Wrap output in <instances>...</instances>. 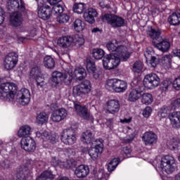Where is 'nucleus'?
<instances>
[{
  "instance_id": "obj_37",
  "label": "nucleus",
  "mask_w": 180,
  "mask_h": 180,
  "mask_svg": "<svg viewBox=\"0 0 180 180\" xmlns=\"http://www.w3.org/2000/svg\"><path fill=\"white\" fill-rule=\"evenodd\" d=\"M30 131H32V128L29 125L22 126L18 131V136L26 137V136H30Z\"/></svg>"
},
{
  "instance_id": "obj_29",
  "label": "nucleus",
  "mask_w": 180,
  "mask_h": 180,
  "mask_svg": "<svg viewBox=\"0 0 180 180\" xmlns=\"http://www.w3.org/2000/svg\"><path fill=\"white\" fill-rule=\"evenodd\" d=\"M71 39L72 46H76V47H81V46H84L85 43V39L79 34H75L71 37Z\"/></svg>"
},
{
  "instance_id": "obj_57",
  "label": "nucleus",
  "mask_w": 180,
  "mask_h": 180,
  "mask_svg": "<svg viewBox=\"0 0 180 180\" xmlns=\"http://www.w3.org/2000/svg\"><path fill=\"white\" fill-rule=\"evenodd\" d=\"M152 112L153 109H151V107L147 106L143 111V117L148 119V117H150V116H151Z\"/></svg>"
},
{
  "instance_id": "obj_10",
  "label": "nucleus",
  "mask_w": 180,
  "mask_h": 180,
  "mask_svg": "<svg viewBox=\"0 0 180 180\" xmlns=\"http://www.w3.org/2000/svg\"><path fill=\"white\" fill-rule=\"evenodd\" d=\"M61 141L66 146H72L77 141V135L72 129H65L61 134Z\"/></svg>"
},
{
  "instance_id": "obj_9",
  "label": "nucleus",
  "mask_w": 180,
  "mask_h": 180,
  "mask_svg": "<svg viewBox=\"0 0 180 180\" xmlns=\"http://www.w3.org/2000/svg\"><path fill=\"white\" fill-rule=\"evenodd\" d=\"M161 82V79L155 73H150L145 76L143 79V85L148 89H153L157 88Z\"/></svg>"
},
{
  "instance_id": "obj_20",
  "label": "nucleus",
  "mask_w": 180,
  "mask_h": 180,
  "mask_svg": "<svg viewBox=\"0 0 180 180\" xmlns=\"http://www.w3.org/2000/svg\"><path fill=\"white\" fill-rule=\"evenodd\" d=\"M86 70L89 74H92L95 79H98V78H99L101 72H99V70H96L95 63L92 62V60H91V58L86 59Z\"/></svg>"
},
{
  "instance_id": "obj_8",
  "label": "nucleus",
  "mask_w": 180,
  "mask_h": 180,
  "mask_svg": "<svg viewBox=\"0 0 180 180\" xmlns=\"http://www.w3.org/2000/svg\"><path fill=\"white\" fill-rule=\"evenodd\" d=\"M175 158L171 155H166L162 158L160 168L167 174H172L175 171Z\"/></svg>"
},
{
  "instance_id": "obj_30",
  "label": "nucleus",
  "mask_w": 180,
  "mask_h": 180,
  "mask_svg": "<svg viewBox=\"0 0 180 180\" xmlns=\"http://www.w3.org/2000/svg\"><path fill=\"white\" fill-rule=\"evenodd\" d=\"M168 22L172 26H177L180 23V11L173 13L168 18Z\"/></svg>"
},
{
  "instance_id": "obj_52",
  "label": "nucleus",
  "mask_w": 180,
  "mask_h": 180,
  "mask_svg": "<svg viewBox=\"0 0 180 180\" xmlns=\"http://www.w3.org/2000/svg\"><path fill=\"white\" fill-rule=\"evenodd\" d=\"M93 146L96 148L101 149V151H103V139H96L94 142L92 143Z\"/></svg>"
},
{
  "instance_id": "obj_50",
  "label": "nucleus",
  "mask_w": 180,
  "mask_h": 180,
  "mask_svg": "<svg viewBox=\"0 0 180 180\" xmlns=\"http://www.w3.org/2000/svg\"><path fill=\"white\" fill-rule=\"evenodd\" d=\"M51 120L55 123H58L61 122V117H60V115H58V111H57V110L51 113Z\"/></svg>"
},
{
  "instance_id": "obj_31",
  "label": "nucleus",
  "mask_w": 180,
  "mask_h": 180,
  "mask_svg": "<svg viewBox=\"0 0 180 180\" xmlns=\"http://www.w3.org/2000/svg\"><path fill=\"white\" fill-rule=\"evenodd\" d=\"M94 134L90 130H86L82 134V141L86 144H91L94 141Z\"/></svg>"
},
{
  "instance_id": "obj_22",
  "label": "nucleus",
  "mask_w": 180,
  "mask_h": 180,
  "mask_svg": "<svg viewBox=\"0 0 180 180\" xmlns=\"http://www.w3.org/2000/svg\"><path fill=\"white\" fill-rule=\"evenodd\" d=\"M75 174L77 178H86L89 175V167L85 165H79L76 168Z\"/></svg>"
},
{
  "instance_id": "obj_17",
  "label": "nucleus",
  "mask_w": 180,
  "mask_h": 180,
  "mask_svg": "<svg viewBox=\"0 0 180 180\" xmlns=\"http://www.w3.org/2000/svg\"><path fill=\"white\" fill-rule=\"evenodd\" d=\"M105 109L108 113L115 115L120 109V103L117 100H110L105 103Z\"/></svg>"
},
{
  "instance_id": "obj_40",
  "label": "nucleus",
  "mask_w": 180,
  "mask_h": 180,
  "mask_svg": "<svg viewBox=\"0 0 180 180\" xmlns=\"http://www.w3.org/2000/svg\"><path fill=\"white\" fill-rule=\"evenodd\" d=\"M141 103H143V105H151L153 103V96L149 93H141Z\"/></svg>"
},
{
  "instance_id": "obj_27",
  "label": "nucleus",
  "mask_w": 180,
  "mask_h": 180,
  "mask_svg": "<svg viewBox=\"0 0 180 180\" xmlns=\"http://www.w3.org/2000/svg\"><path fill=\"white\" fill-rule=\"evenodd\" d=\"M169 119L171 122L172 127L178 129L180 127V112H174L169 116Z\"/></svg>"
},
{
  "instance_id": "obj_49",
  "label": "nucleus",
  "mask_w": 180,
  "mask_h": 180,
  "mask_svg": "<svg viewBox=\"0 0 180 180\" xmlns=\"http://www.w3.org/2000/svg\"><path fill=\"white\" fill-rule=\"evenodd\" d=\"M63 167L65 168H67L68 169L75 168V166L77 165V162L74 160L73 159H70L69 160H67L66 162L63 164Z\"/></svg>"
},
{
  "instance_id": "obj_36",
  "label": "nucleus",
  "mask_w": 180,
  "mask_h": 180,
  "mask_svg": "<svg viewBox=\"0 0 180 180\" xmlns=\"http://www.w3.org/2000/svg\"><path fill=\"white\" fill-rule=\"evenodd\" d=\"M27 174H29V168L25 167L13 176V180H26Z\"/></svg>"
},
{
  "instance_id": "obj_47",
  "label": "nucleus",
  "mask_w": 180,
  "mask_h": 180,
  "mask_svg": "<svg viewBox=\"0 0 180 180\" xmlns=\"http://www.w3.org/2000/svg\"><path fill=\"white\" fill-rule=\"evenodd\" d=\"M158 116L160 117V119H165V117L168 116V107H162L158 112Z\"/></svg>"
},
{
  "instance_id": "obj_43",
  "label": "nucleus",
  "mask_w": 180,
  "mask_h": 180,
  "mask_svg": "<svg viewBox=\"0 0 180 180\" xmlns=\"http://www.w3.org/2000/svg\"><path fill=\"white\" fill-rule=\"evenodd\" d=\"M105 56V51L101 49H95L93 50V57L96 60H101Z\"/></svg>"
},
{
  "instance_id": "obj_39",
  "label": "nucleus",
  "mask_w": 180,
  "mask_h": 180,
  "mask_svg": "<svg viewBox=\"0 0 180 180\" xmlns=\"http://www.w3.org/2000/svg\"><path fill=\"white\" fill-rule=\"evenodd\" d=\"M75 76L79 81L86 78V70L82 68H78L74 71Z\"/></svg>"
},
{
  "instance_id": "obj_7",
  "label": "nucleus",
  "mask_w": 180,
  "mask_h": 180,
  "mask_svg": "<svg viewBox=\"0 0 180 180\" xmlns=\"http://www.w3.org/2000/svg\"><path fill=\"white\" fill-rule=\"evenodd\" d=\"M51 81L56 85L63 83L65 84V85H70L72 82V77H71L68 73L55 71L52 73Z\"/></svg>"
},
{
  "instance_id": "obj_59",
  "label": "nucleus",
  "mask_w": 180,
  "mask_h": 180,
  "mask_svg": "<svg viewBox=\"0 0 180 180\" xmlns=\"http://www.w3.org/2000/svg\"><path fill=\"white\" fill-rule=\"evenodd\" d=\"M51 164L53 167H61L63 163L60 160H57V158H52Z\"/></svg>"
},
{
  "instance_id": "obj_38",
  "label": "nucleus",
  "mask_w": 180,
  "mask_h": 180,
  "mask_svg": "<svg viewBox=\"0 0 180 180\" xmlns=\"http://www.w3.org/2000/svg\"><path fill=\"white\" fill-rule=\"evenodd\" d=\"M85 9H86V4L84 3H75L73 6V11L79 15L84 13Z\"/></svg>"
},
{
  "instance_id": "obj_46",
  "label": "nucleus",
  "mask_w": 180,
  "mask_h": 180,
  "mask_svg": "<svg viewBox=\"0 0 180 180\" xmlns=\"http://www.w3.org/2000/svg\"><path fill=\"white\" fill-rule=\"evenodd\" d=\"M70 15L68 14H60L57 17V22L58 23H60V25H63L64 23H68L70 22Z\"/></svg>"
},
{
  "instance_id": "obj_56",
  "label": "nucleus",
  "mask_w": 180,
  "mask_h": 180,
  "mask_svg": "<svg viewBox=\"0 0 180 180\" xmlns=\"http://www.w3.org/2000/svg\"><path fill=\"white\" fill-rule=\"evenodd\" d=\"M34 79L37 82V86L38 88H43V86H44V78H43L41 76L35 77Z\"/></svg>"
},
{
  "instance_id": "obj_33",
  "label": "nucleus",
  "mask_w": 180,
  "mask_h": 180,
  "mask_svg": "<svg viewBox=\"0 0 180 180\" xmlns=\"http://www.w3.org/2000/svg\"><path fill=\"white\" fill-rule=\"evenodd\" d=\"M44 65L46 68L52 70V68L56 67V61L54 60V58L50 56H45L44 58Z\"/></svg>"
},
{
  "instance_id": "obj_23",
  "label": "nucleus",
  "mask_w": 180,
  "mask_h": 180,
  "mask_svg": "<svg viewBox=\"0 0 180 180\" xmlns=\"http://www.w3.org/2000/svg\"><path fill=\"white\" fill-rule=\"evenodd\" d=\"M75 109L80 117H83V119H85L86 120L89 119L91 114L88 112V108H86V105L82 107L79 104H75Z\"/></svg>"
},
{
  "instance_id": "obj_34",
  "label": "nucleus",
  "mask_w": 180,
  "mask_h": 180,
  "mask_svg": "<svg viewBox=\"0 0 180 180\" xmlns=\"http://www.w3.org/2000/svg\"><path fill=\"white\" fill-rule=\"evenodd\" d=\"M103 151V150H102V149H98V148H96L91 145L90 149L89 150V155L92 160H96L98 157H99V154H102Z\"/></svg>"
},
{
  "instance_id": "obj_21",
  "label": "nucleus",
  "mask_w": 180,
  "mask_h": 180,
  "mask_svg": "<svg viewBox=\"0 0 180 180\" xmlns=\"http://www.w3.org/2000/svg\"><path fill=\"white\" fill-rule=\"evenodd\" d=\"M153 46L154 47H155V49L160 50V51H162V53H166V51H168V50H169L171 47V44H169V41L168 40L162 38V40L158 41L153 44Z\"/></svg>"
},
{
  "instance_id": "obj_24",
  "label": "nucleus",
  "mask_w": 180,
  "mask_h": 180,
  "mask_svg": "<svg viewBox=\"0 0 180 180\" xmlns=\"http://www.w3.org/2000/svg\"><path fill=\"white\" fill-rule=\"evenodd\" d=\"M98 16V12L95 8H89L87 11L84 13V18L88 23H94L95 18Z\"/></svg>"
},
{
  "instance_id": "obj_14",
  "label": "nucleus",
  "mask_w": 180,
  "mask_h": 180,
  "mask_svg": "<svg viewBox=\"0 0 180 180\" xmlns=\"http://www.w3.org/2000/svg\"><path fill=\"white\" fill-rule=\"evenodd\" d=\"M17 102L22 106L29 105L30 102V91L27 89H21L17 95Z\"/></svg>"
},
{
  "instance_id": "obj_25",
  "label": "nucleus",
  "mask_w": 180,
  "mask_h": 180,
  "mask_svg": "<svg viewBox=\"0 0 180 180\" xmlns=\"http://www.w3.org/2000/svg\"><path fill=\"white\" fill-rule=\"evenodd\" d=\"M57 44L63 49H68L72 46V39L71 36L62 37L58 39Z\"/></svg>"
},
{
  "instance_id": "obj_51",
  "label": "nucleus",
  "mask_w": 180,
  "mask_h": 180,
  "mask_svg": "<svg viewBox=\"0 0 180 180\" xmlns=\"http://www.w3.org/2000/svg\"><path fill=\"white\" fill-rule=\"evenodd\" d=\"M153 54H154V51H153V48L148 47L146 51L144 52L145 58H146V63H148V60L153 58Z\"/></svg>"
},
{
  "instance_id": "obj_3",
  "label": "nucleus",
  "mask_w": 180,
  "mask_h": 180,
  "mask_svg": "<svg viewBox=\"0 0 180 180\" xmlns=\"http://www.w3.org/2000/svg\"><path fill=\"white\" fill-rule=\"evenodd\" d=\"M105 88L111 92H124L127 89V83L117 79H110L105 82Z\"/></svg>"
},
{
  "instance_id": "obj_54",
  "label": "nucleus",
  "mask_w": 180,
  "mask_h": 180,
  "mask_svg": "<svg viewBox=\"0 0 180 180\" xmlns=\"http://www.w3.org/2000/svg\"><path fill=\"white\" fill-rule=\"evenodd\" d=\"M172 84V82L169 79H165L162 82L161 88L163 91H167Z\"/></svg>"
},
{
  "instance_id": "obj_6",
  "label": "nucleus",
  "mask_w": 180,
  "mask_h": 180,
  "mask_svg": "<svg viewBox=\"0 0 180 180\" xmlns=\"http://www.w3.org/2000/svg\"><path fill=\"white\" fill-rule=\"evenodd\" d=\"M120 57L113 53L106 55L103 59V65L105 70H115L120 64Z\"/></svg>"
},
{
  "instance_id": "obj_61",
  "label": "nucleus",
  "mask_w": 180,
  "mask_h": 180,
  "mask_svg": "<svg viewBox=\"0 0 180 180\" xmlns=\"http://www.w3.org/2000/svg\"><path fill=\"white\" fill-rule=\"evenodd\" d=\"M37 3L38 8H43V6H48L49 5L46 4V0H35Z\"/></svg>"
},
{
  "instance_id": "obj_44",
  "label": "nucleus",
  "mask_w": 180,
  "mask_h": 180,
  "mask_svg": "<svg viewBox=\"0 0 180 180\" xmlns=\"http://www.w3.org/2000/svg\"><path fill=\"white\" fill-rule=\"evenodd\" d=\"M31 78L33 79L37 78L38 77H41V69H40L39 67H34L31 70L30 74Z\"/></svg>"
},
{
  "instance_id": "obj_41",
  "label": "nucleus",
  "mask_w": 180,
  "mask_h": 180,
  "mask_svg": "<svg viewBox=\"0 0 180 180\" xmlns=\"http://www.w3.org/2000/svg\"><path fill=\"white\" fill-rule=\"evenodd\" d=\"M172 58V56H171L170 54L163 56L161 59L162 65L166 68H169V67H171Z\"/></svg>"
},
{
  "instance_id": "obj_2",
  "label": "nucleus",
  "mask_w": 180,
  "mask_h": 180,
  "mask_svg": "<svg viewBox=\"0 0 180 180\" xmlns=\"http://www.w3.org/2000/svg\"><path fill=\"white\" fill-rule=\"evenodd\" d=\"M18 92V85L13 82H6L0 84V99L13 101Z\"/></svg>"
},
{
  "instance_id": "obj_63",
  "label": "nucleus",
  "mask_w": 180,
  "mask_h": 180,
  "mask_svg": "<svg viewBox=\"0 0 180 180\" xmlns=\"http://www.w3.org/2000/svg\"><path fill=\"white\" fill-rule=\"evenodd\" d=\"M172 105H173V109H176V108H179V106H180V98L176 99L173 102Z\"/></svg>"
},
{
  "instance_id": "obj_5",
  "label": "nucleus",
  "mask_w": 180,
  "mask_h": 180,
  "mask_svg": "<svg viewBox=\"0 0 180 180\" xmlns=\"http://www.w3.org/2000/svg\"><path fill=\"white\" fill-rule=\"evenodd\" d=\"M102 20L110 25L113 29L122 27L124 25V19L115 14H105L103 15Z\"/></svg>"
},
{
  "instance_id": "obj_62",
  "label": "nucleus",
  "mask_w": 180,
  "mask_h": 180,
  "mask_svg": "<svg viewBox=\"0 0 180 180\" xmlns=\"http://www.w3.org/2000/svg\"><path fill=\"white\" fill-rule=\"evenodd\" d=\"M0 165L1 167H2V168L6 169V168H9L10 165H9V161L8 160H3L0 162Z\"/></svg>"
},
{
  "instance_id": "obj_64",
  "label": "nucleus",
  "mask_w": 180,
  "mask_h": 180,
  "mask_svg": "<svg viewBox=\"0 0 180 180\" xmlns=\"http://www.w3.org/2000/svg\"><path fill=\"white\" fill-rule=\"evenodd\" d=\"M131 153V149L129 148V147H124L122 149V154H125V155H129Z\"/></svg>"
},
{
  "instance_id": "obj_12",
  "label": "nucleus",
  "mask_w": 180,
  "mask_h": 180,
  "mask_svg": "<svg viewBox=\"0 0 180 180\" xmlns=\"http://www.w3.org/2000/svg\"><path fill=\"white\" fill-rule=\"evenodd\" d=\"M21 148L27 153H34L36 150V141L30 136L23 137L20 141Z\"/></svg>"
},
{
  "instance_id": "obj_11",
  "label": "nucleus",
  "mask_w": 180,
  "mask_h": 180,
  "mask_svg": "<svg viewBox=\"0 0 180 180\" xmlns=\"http://www.w3.org/2000/svg\"><path fill=\"white\" fill-rule=\"evenodd\" d=\"M7 9L10 12H25L26 6L22 0H8Z\"/></svg>"
},
{
  "instance_id": "obj_35",
  "label": "nucleus",
  "mask_w": 180,
  "mask_h": 180,
  "mask_svg": "<svg viewBox=\"0 0 180 180\" xmlns=\"http://www.w3.org/2000/svg\"><path fill=\"white\" fill-rule=\"evenodd\" d=\"M72 27L75 32L79 33L85 29V23L80 19H76L72 23Z\"/></svg>"
},
{
  "instance_id": "obj_13",
  "label": "nucleus",
  "mask_w": 180,
  "mask_h": 180,
  "mask_svg": "<svg viewBox=\"0 0 180 180\" xmlns=\"http://www.w3.org/2000/svg\"><path fill=\"white\" fill-rule=\"evenodd\" d=\"M16 64H18V54L15 52L8 53L4 59V68L6 70H12L16 67Z\"/></svg>"
},
{
  "instance_id": "obj_18",
  "label": "nucleus",
  "mask_w": 180,
  "mask_h": 180,
  "mask_svg": "<svg viewBox=\"0 0 180 180\" xmlns=\"http://www.w3.org/2000/svg\"><path fill=\"white\" fill-rule=\"evenodd\" d=\"M37 137H39L44 141H49V143H52L54 144L57 143V136L55 134H50L48 131H44L42 134L40 131L36 132Z\"/></svg>"
},
{
  "instance_id": "obj_58",
  "label": "nucleus",
  "mask_w": 180,
  "mask_h": 180,
  "mask_svg": "<svg viewBox=\"0 0 180 180\" xmlns=\"http://www.w3.org/2000/svg\"><path fill=\"white\" fill-rule=\"evenodd\" d=\"M147 63H149L151 67L155 68V67H157V65L158 64V59L155 58V56H153L150 59H148Z\"/></svg>"
},
{
  "instance_id": "obj_26",
  "label": "nucleus",
  "mask_w": 180,
  "mask_h": 180,
  "mask_svg": "<svg viewBox=\"0 0 180 180\" xmlns=\"http://www.w3.org/2000/svg\"><path fill=\"white\" fill-rule=\"evenodd\" d=\"M22 11H15L11 16V23L13 26H20L22 22H23V18H22Z\"/></svg>"
},
{
  "instance_id": "obj_19",
  "label": "nucleus",
  "mask_w": 180,
  "mask_h": 180,
  "mask_svg": "<svg viewBox=\"0 0 180 180\" xmlns=\"http://www.w3.org/2000/svg\"><path fill=\"white\" fill-rule=\"evenodd\" d=\"M51 8L49 6H44L38 8V16L44 20H49L51 16Z\"/></svg>"
},
{
  "instance_id": "obj_60",
  "label": "nucleus",
  "mask_w": 180,
  "mask_h": 180,
  "mask_svg": "<svg viewBox=\"0 0 180 180\" xmlns=\"http://www.w3.org/2000/svg\"><path fill=\"white\" fill-rule=\"evenodd\" d=\"M4 20H5V11L2 8H0V25L4 23Z\"/></svg>"
},
{
  "instance_id": "obj_28",
  "label": "nucleus",
  "mask_w": 180,
  "mask_h": 180,
  "mask_svg": "<svg viewBox=\"0 0 180 180\" xmlns=\"http://www.w3.org/2000/svg\"><path fill=\"white\" fill-rule=\"evenodd\" d=\"M141 94L143 92L141 91H139L137 89L131 90L128 95V101L129 102H136L141 98Z\"/></svg>"
},
{
  "instance_id": "obj_1",
  "label": "nucleus",
  "mask_w": 180,
  "mask_h": 180,
  "mask_svg": "<svg viewBox=\"0 0 180 180\" xmlns=\"http://www.w3.org/2000/svg\"><path fill=\"white\" fill-rule=\"evenodd\" d=\"M108 51L113 53V51H116V54L122 61H127L129 58H130L131 53L129 51L127 46L124 45H119V42L117 41L114 40L111 42L107 44L106 46Z\"/></svg>"
},
{
  "instance_id": "obj_45",
  "label": "nucleus",
  "mask_w": 180,
  "mask_h": 180,
  "mask_svg": "<svg viewBox=\"0 0 180 180\" xmlns=\"http://www.w3.org/2000/svg\"><path fill=\"white\" fill-rule=\"evenodd\" d=\"M119 165V158L112 159L108 165V169L109 172H112L116 169V167Z\"/></svg>"
},
{
  "instance_id": "obj_15",
  "label": "nucleus",
  "mask_w": 180,
  "mask_h": 180,
  "mask_svg": "<svg viewBox=\"0 0 180 180\" xmlns=\"http://www.w3.org/2000/svg\"><path fill=\"white\" fill-rule=\"evenodd\" d=\"M158 139L157 134L151 131H146L142 136V141L145 146H153L157 143Z\"/></svg>"
},
{
  "instance_id": "obj_55",
  "label": "nucleus",
  "mask_w": 180,
  "mask_h": 180,
  "mask_svg": "<svg viewBox=\"0 0 180 180\" xmlns=\"http://www.w3.org/2000/svg\"><path fill=\"white\" fill-rule=\"evenodd\" d=\"M58 115L61 119V120H63V119H65L68 115V112L65 108H60L57 110Z\"/></svg>"
},
{
  "instance_id": "obj_42",
  "label": "nucleus",
  "mask_w": 180,
  "mask_h": 180,
  "mask_svg": "<svg viewBox=\"0 0 180 180\" xmlns=\"http://www.w3.org/2000/svg\"><path fill=\"white\" fill-rule=\"evenodd\" d=\"M54 179V176L51 172H44L40 176H39L36 180H53Z\"/></svg>"
},
{
  "instance_id": "obj_16",
  "label": "nucleus",
  "mask_w": 180,
  "mask_h": 180,
  "mask_svg": "<svg viewBox=\"0 0 180 180\" xmlns=\"http://www.w3.org/2000/svg\"><path fill=\"white\" fill-rule=\"evenodd\" d=\"M161 30L158 28L155 29L153 27L148 28L147 30V34L152 39L153 44L162 40V37H161Z\"/></svg>"
},
{
  "instance_id": "obj_48",
  "label": "nucleus",
  "mask_w": 180,
  "mask_h": 180,
  "mask_svg": "<svg viewBox=\"0 0 180 180\" xmlns=\"http://www.w3.org/2000/svg\"><path fill=\"white\" fill-rule=\"evenodd\" d=\"M141 70H143V63L141 61L135 62L133 65L132 71L134 73L139 74V72H141Z\"/></svg>"
},
{
  "instance_id": "obj_32",
  "label": "nucleus",
  "mask_w": 180,
  "mask_h": 180,
  "mask_svg": "<svg viewBox=\"0 0 180 180\" xmlns=\"http://www.w3.org/2000/svg\"><path fill=\"white\" fill-rule=\"evenodd\" d=\"M37 124H46L49 122V115L44 112H39L36 117Z\"/></svg>"
},
{
  "instance_id": "obj_4",
  "label": "nucleus",
  "mask_w": 180,
  "mask_h": 180,
  "mask_svg": "<svg viewBox=\"0 0 180 180\" xmlns=\"http://www.w3.org/2000/svg\"><path fill=\"white\" fill-rule=\"evenodd\" d=\"M92 89V86L89 80H84L80 84L75 86L72 89L75 96H80L84 98L85 95H88Z\"/></svg>"
},
{
  "instance_id": "obj_53",
  "label": "nucleus",
  "mask_w": 180,
  "mask_h": 180,
  "mask_svg": "<svg viewBox=\"0 0 180 180\" xmlns=\"http://www.w3.org/2000/svg\"><path fill=\"white\" fill-rule=\"evenodd\" d=\"M52 10L55 13H63L64 12V8L60 4H54Z\"/></svg>"
}]
</instances>
